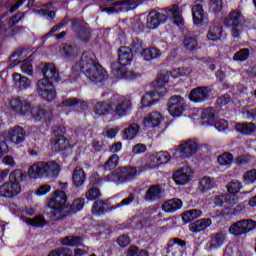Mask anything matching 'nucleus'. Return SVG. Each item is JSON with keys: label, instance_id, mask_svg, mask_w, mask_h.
<instances>
[{"label": "nucleus", "instance_id": "nucleus-44", "mask_svg": "<svg viewBox=\"0 0 256 256\" xmlns=\"http://www.w3.org/2000/svg\"><path fill=\"white\" fill-rule=\"evenodd\" d=\"M249 55H251L249 48H242L234 54L232 59L233 61H239L240 63H243L249 59Z\"/></svg>", "mask_w": 256, "mask_h": 256}, {"label": "nucleus", "instance_id": "nucleus-22", "mask_svg": "<svg viewBox=\"0 0 256 256\" xmlns=\"http://www.w3.org/2000/svg\"><path fill=\"white\" fill-rule=\"evenodd\" d=\"M91 211L94 215H105L110 213V211H115V209H111V206L109 207V201L99 200L94 202Z\"/></svg>", "mask_w": 256, "mask_h": 256}, {"label": "nucleus", "instance_id": "nucleus-29", "mask_svg": "<svg viewBox=\"0 0 256 256\" xmlns=\"http://www.w3.org/2000/svg\"><path fill=\"white\" fill-rule=\"evenodd\" d=\"M86 179H87V176L85 175V170L77 166L74 169L73 176H72L73 185L75 187H83V185H85Z\"/></svg>", "mask_w": 256, "mask_h": 256}, {"label": "nucleus", "instance_id": "nucleus-52", "mask_svg": "<svg viewBox=\"0 0 256 256\" xmlns=\"http://www.w3.org/2000/svg\"><path fill=\"white\" fill-rule=\"evenodd\" d=\"M85 197L88 201H95V199H99V197H101V191L95 187L90 188L85 193Z\"/></svg>", "mask_w": 256, "mask_h": 256}, {"label": "nucleus", "instance_id": "nucleus-15", "mask_svg": "<svg viewBox=\"0 0 256 256\" xmlns=\"http://www.w3.org/2000/svg\"><path fill=\"white\" fill-rule=\"evenodd\" d=\"M211 89L209 87L201 86L193 89L189 94L190 101L193 103H205L209 99Z\"/></svg>", "mask_w": 256, "mask_h": 256}, {"label": "nucleus", "instance_id": "nucleus-12", "mask_svg": "<svg viewBox=\"0 0 256 256\" xmlns=\"http://www.w3.org/2000/svg\"><path fill=\"white\" fill-rule=\"evenodd\" d=\"M21 193V185L14 182H5L0 185V197L15 199Z\"/></svg>", "mask_w": 256, "mask_h": 256}, {"label": "nucleus", "instance_id": "nucleus-30", "mask_svg": "<svg viewBox=\"0 0 256 256\" xmlns=\"http://www.w3.org/2000/svg\"><path fill=\"white\" fill-rule=\"evenodd\" d=\"M225 239L226 236L223 232H217L215 234H212L209 241L210 249H219V247H223Z\"/></svg>", "mask_w": 256, "mask_h": 256}, {"label": "nucleus", "instance_id": "nucleus-50", "mask_svg": "<svg viewBox=\"0 0 256 256\" xmlns=\"http://www.w3.org/2000/svg\"><path fill=\"white\" fill-rule=\"evenodd\" d=\"M209 10L212 13H221L223 11V0H210Z\"/></svg>", "mask_w": 256, "mask_h": 256}, {"label": "nucleus", "instance_id": "nucleus-19", "mask_svg": "<svg viewBox=\"0 0 256 256\" xmlns=\"http://www.w3.org/2000/svg\"><path fill=\"white\" fill-rule=\"evenodd\" d=\"M198 145L194 140H187L179 145L177 149L178 153L185 159L187 157H193L197 153Z\"/></svg>", "mask_w": 256, "mask_h": 256}, {"label": "nucleus", "instance_id": "nucleus-6", "mask_svg": "<svg viewBox=\"0 0 256 256\" xmlns=\"http://www.w3.org/2000/svg\"><path fill=\"white\" fill-rule=\"evenodd\" d=\"M241 21H243V14H241V11L239 10H233L224 19V25L232 28L231 35L234 39H239L243 31Z\"/></svg>", "mask_w": 256, "mask_h": 256}, {"label": "nucleus", "instance_id": "nucleus-40", "mask_svg": "<svg viewBox=\"0 0 256 256\" xmlns=\"http://www.w3.org/2000/svg\"><path fill=\"white\" fill-rule=\"evenodd\" d=\"M137 133H139V126L137 123H132L128 128H126L123 132V138L127 141L131 139H135L137 137Z\"/></svg>", "mask_w": 256, "mask_h": 256}, {"label": "nucleus", "instance_id": "nucleus-53", "mask_svg": "<svg viewBox=\"0 0 256 256\" xmlns=\"http://www.w3.org/2000/svg\"><path fill=\"white\" fill-rule=\"evenodd\" d=\"M184 47L188 51H195L197 49V38L188 36L184 39Z\"/></svg>", "mask_w": 256, "mask_h": 256}, {"label": "nucleus", "instance_id": "nucleus-27", "mask_svg": "<svg viewBox=\"0 0 256 256\" xmlns=\"http://www.w3.org/2000/svg\"><path fill=\"white\" fill-rule=\"evenodd\" d=\"M125 172V168H118L117 170H115V172L110 173L107 177H106V181H108V183H127V177L124 174Z\"/></svg>", "mask_w": 256, "mask_h": 256}, {"label": "nucleus", "instance_id": "nucleus-26", "mask_svg": "<svg viewBox=\"0 0 256 256\" xmlns=\"http://www.w3.org/2000/svg\"><path fill=\"white\" fill-rule=\"evenodd\" d=\"M183 207V200L179 198H172L162 205L163 211L166 213H175V211H179Z\"/></svg>", "mask_w": 256, "mask_h": 256}, {"label": "nucleus", "instance_id": "nucleus-55", "mask_svg": "<svg viewBox=\"0 0 256 256\" xmlns=\"http://www.w3.org/2000/svg\"><path fill=\"white\" fill-rule=\"evenodd\" d=\"M26 223L28 225H32V227H43L45 225V218L43 216H36L34 218L26 219Z\"/></svg>", "mask_w": 256, "mask_h": 256}, {"label": "nucleus", "instance_id": "nucleus-46", "mask_svg": "<svg viewBox=\"0 0 256 256\" xmlns=\"http://www.w3.org/2000/svg\"><path fill=\"white\" fill-rule=\"evenodd\" d=\"M142 107H151V105H155L157 103V98H155V91L150 93H146L141 100Z\"/></svg>", "mask_w": 256, "mask_h": 256}, {"label": "nucleus", "instance_id": "nucleus-62", "mask_svg": "<svg viewBox=\"0 0 256 256\" xmlns=\"http://www.w3.org/2000/svg\"><path fill=\"white\" fill-rule=\"evenodd\" d=\"M201 119L213 121V119H215V110H213L212 108L205 109L201 114Z\"/></svg>", "mask_w": 256, "mask_h": 256}, {"label": "nucleus", "instance_id": "nucleus-25", "mask_svg": "<svg viewBox=\"0 0 256 256\" xmlns=\"http://www.w3.org/2000/svg\"><path fill=\"white\" fill-rule=\"evenodd\" d=\"M12 79L14 81L15 87H17V89L20 91H25L31 87V80L19 73H14L12 75Z\"/></svg>", "mask_w": 256, "mask_h": 256}, {"label": "nucleus", "instance_id": "nucleus-33", "mask_svg": "<svg viewBox=\"0 0 256 256\" xmlns=\"http://www.w3.org/2000/svg\"><path fill=\"white\" fill-rule=\"evenodd\" d=\"M146 201H157L161 199V186L152 185L148 188L145 194Z\"/></svg>", "mask_w": 256, "mask_h": 256}, {"label": "nucleus", "instance_id": "nucleus-1", "mask_svg": "<svg viewBox=\"0 0 256 256\" xmlns=\"http://www.w3.org/2000/svg\"><path fill=\"white\" fill-rule=\"evenodd\" d=\"M169 17H172L175 25L178 27H183V10L177 4L163 8L160 11H150L147 16L146 27L148 29H157L159 25L167 23Z\"/></svg>", "mask_w": 256, "mask_h": 256}, {"label": "nucleus", "instance_id": "nucleus-41", "mask_svg": "<svg viewBox=\"0 0 256 256\" xmlns=\"http://www.w3.org/2000/svg\"><path fill=\"white\" fill-rule=\"evenodd\" d=\"M215 187V180L209 176H205L201 179L199 184V189L202 191V193H205V191H211Z\"/></svg>", "mask_w": 256, "mask_h": 256}, {"label": "nucleus", "instance_id": "nucleus-64", "mask_svg": "<svg viewBox=\"0 0 256 256\" xmlns=\"http://www.w3.org/2000/svg\"><path fill=\"white\" fill-rule=\"evenodd\" d=\"M215 129L217 131H226V129L229 127V124L227 123V120H218L214 124Z\"/></svg>", "mask_w": 256, "mask_h": 256}, {"label": "nucleus", "instance_id": "nucleus-14", "mask_svg": "<svg viewBox=\"0 0 256 256\" xmlns=\"http://www.w3.org/2000/svg\"><path fill=\"white\" fill-rule=\"evenodd\" d=\"M193 177V170L190 167H182L173 173V181L176 185H187L188 181H191Z\"/></svg>", "mask_w": 256, "mask_h": 256}, {"label": "nucleus", "instance_id": "nucleus-31", "mask_svg": "<svg viewBox=\"0 0 256 256\" xmlns=\"http://www.w3.org/2000/svg\"><path fill=\"white\" fill-rule=\"evenodd\" d=\"M223 35V26L220 23H214L210 26L207 37L210 41H219Z\"/></svg>", "mask_w": 256, "mask_h": 256}, {"label": "nucleus", "instance_id": "nucleus-45", "mask_svg": "<svg viewBox=\"0 0 256 256\" xmlns=\"http://www.w3.org/2000/svg\"><path fill=\"white\" fill-rule=\"evenodd\" d=\"M117 165H119V156H117V154H113L105 162L103 168L105 171H113V169H115Z\"/></svg>", "mask_w": 256, "mask_h": 256}, {"label": "nucleus", "instance_id": "nucleus-57", "mask_svg": "<svg viewBox=\"0 0 256 256\" xmlns=\"http://www.w3.org/2000/svg\"><path fill=\"white\" fill-rule=\"evenodd\" d=\"M135 201V194L131 193L129 196L125 199H123L120 203L111 206V209H119V207H128L131 203Z\"/></svg>", "mask_w": 256, "mask_h": 256}, {"label": "nucleus", "instance_id": "nucleus-10", "mask_svg": "<svg viewBox=\"0 0 256 256\" xmlns=\"http://www.w3.org/2000/svg\"><path fill=\"white\" fill-rule=\"evenodd\" d=\"M99 63L95 53L92 51L84 52L80 58L79 64H76V67H79L80 71L88 73L91 69H95V66Z\"/></svg>", "mask_w": 256, "mask_h": 256}, {"label": "nucleus", "instance_id": "nucleus-24", "mask_svg": "<svg viewBox=\"0 0 256 256\" xmlns=\"http://www.w3.org/2000/svg\"><path fill=\"white\" fill-rule=\"evenodd\" d=\"M9 135L10 141L16 145H19V143H23L25 141V135H27V133L22 127L16 126L9 130Z\"/></svg>", "mask_w": 256, "mask_h": 256}, {"label": "nucleus", "instance_id": "nucleus-38", "mask_svg": "<svg viewBox=\"0 0 256 256\" xmlns=\"http://www.w3.org/2000/svg\"><path fill=\"white\" fill-rule=\"evenodd\" d=\"M60 243L68 247H78L83 243V239L79 236H66L60 240Z\"/></svg>", "mask_w": 256, "mask_h": 256}, {"label": "nucleus", "instance_id": "nucleus-39", "mask_svg": "<svg viewBox=\"0 0 256 256\" xmlns=\"http://www.w3.org/2000/svg\"><path fill=\"white\" fill-rule=\"evenodd\" d=\"M145 61H153L154 59H159L161 57V50L159 48H146L142 53Z\"/></svg>", "mask_w": 256, "mask_h": 256}, {"label": "nucleus", "instance_id": "nucleus-3", "mask_svg": "<svg viewBox=\"0 0 256 256\" xmlns=\"http://www.w3.org/2000/svg\"><path fill=\"white\" fill-rule=\"evenodd\" d=\"M67 203V194L61 190H57L48 203V207L52 209L50 219L59 221L65 219L69 215V206Z\"/></svg>", "mask_w": 256, "mask_h": 256}, {"label": "nucleus", "instance_id": "nucleus-5", "mask_svg": "<svg viewBox=\"0 0 256 256\" xmlns=\"http://www.w3.org/2000/svg\"><path fill=\"white\" fill-rule=\"evenodd\" d=\"M71 23V31L73 32L74 37L82 43H89V41H91V30H89V25L78 18H72Z\"/></svg>", "mask_w": 256, "mask_h": 256}, {"label": "nucleus", "instance_id": "nucleus-35", "mask_svg": "<svg viewBox=\"0 0 256 256\" xmlns=\"http://www.w3.org/2000/svg\"><path fill=\"white\" fill-rule=\"evenodd\" d=\"M170 159H171V155H169V153L163 152V151L157 152L150 156V161H152V163H158V165L169 163Z\"/></svg>", "mask_w": 256, "mask_h": 256}, {"label": "nucleus", "instance_id": "nucleus-60", "mask_svg": "<svg viewBox=\"0 0 256 256\" xmlns=\"http://www.w3.org/2000/svg\"><path fill=\"white\" fill-rule=\"evenodd\" d=\"M132 49L134 51V53H142L143 51H145V49L143 48V41H141L139 38H135L132 41Z\"/></svg>", "mask_w": 256, "mask_h": 256}, {"label": "nucleus", "instance_id": "nucleus-42", "mask_svg": "<svg viewBox=\"0 0 256 256\" xmlns=\"http://www.w3.org/2000/svg\"><path fill=\"white\" fill-rule=\"evenodd\" d=\"M203 215V212L198 209L188 210L183 213L182 219L185 223H189V221H195V219H199Z\"/></svg>", "mask_w": 256, "mask_h": 256}, {"label": "nucleus", "instance_id": "nucleus-54", "mask_svg": "<svg viewBox=\"0 0 256 256\" xmlns=\"http://www.w3.org/2000/svg\"><path fill=\"white\" fill-rule=\"evenodd\" d=\"M61 53L64 57H73L77 55V49L70 44H64L61 48Z\"/></svg>", "mask_w": 256, "mask_h": 256}, {"label": "nucleus", "instance_id": "nucleus-7", "mask_svg": "<svg viewBox=\"0 0 256 256\" xmlns=\"http://www.w3.org/2000/svg\"><path fill=\"white\" fill-rule=\"evenodd\" d=\"M253 229H256V222L252 219H243L234 222L228 229L230 235L234 237H243L247 233H251Z\"/></svg>", "mask_w": 256, "mask_h": 256}, {"label": "nucleus", "instance_id": "nucleus-36", "mask_svg": "<svg viewBox=\"0 0 256 256\" xmlns=\"http://www.w3.org/2000/svg\"><path fill=\"white\" fill-rule=\"evenodd\" d=\"M192 15L195 25H199V23H202L203 19L205 18L203 6L201 4L194 5L192 7Z\"/></svg>", "mask_w": 256, "mask_h": 256}, {"label": "nucleus", "instance_id": "nucleus-56", "mask_svg": "<svg viewBox=\"0 0 256 256\" xmlns=\"http://www.w3.org/2000/svg\"><path fill=\"white\" fill-rule=\"evenodd\" d=\"M219 165H231L233 163V154L231 153H223L217 159Z\"/></svg>", "mask_w": 256, "mask_h": 256}, {"label": "nucleus", "instance_id": "nucleus-37", "mask_svg": "<svg viewBox=\"0 0 256 256\" xmlns=\"http://www.w3.org/2000/svg\"><path fill=\"white\" fill-rule=\"evenodd\" d=\"M111 111V104L108 102H97L93 107L95 115H109Z\"/></svg>", "mask_w": 256, "mask_h": 256}, {"label": "nucleus", "instance_id": "nucleus-8", "mask_svg": "<svg viewBox=\"0 0 256 256\" xmlns=\"http://www.w3.org/2000/svg\"><path fill=\"white\" fill-rule=\"evenodd\" d=\"M36 91L45 101L51 102L57 99V91H55L53 82H50L45 78L38 80L36 83Z\"/></svg>", "mask_w": 256, "mask_h": 256}, {"label": "nucleus", "instance_id": "nucleus-61", "mask_svg": "<svg viewBox=\"0 0 256 256\" xmlns=\"http://www.w3.org/2000/svg\"><path fill=\"white\" fill-rule=\"evenodd\" d=\"M124 174L126 175V181H131L137 176V168L124 167Z\"/></svg>", "mask_w": 256, "mask_h": 256}, {"label": "nucleus", "instance_id": "nucleus-48", "mask_svg": "<svg viewBox=\"0 0 256 256\" xmlns=\"http://www.w3.org/2000/svg\"><path fill=\"white\" fill-rule=\"evenodd\" d=\"M85 205V199L80 198L73 201L71 206L69 207L68 215H71V213H77L78 211H81Z\"/></svg>", "mask_w": 256, "mask_h": 256}, {"label": "nucleus", "instance_id": "nucleus-43", "mask_svg": "<svg viewBox=\"0 0 256 256\" xmlns=\"http://www.w3.org/2000/svg\"><path fill=\"white\" fill-rule=\"evenodd\" d=\"M193 73V68L191 66H184L171 71V77L177 79V77H185Z\"/></svg>", "mask_w": 256, "mask_h": 256}, {"label": "nucleus", "instance_id": "nucleus-2", "mask_svg": "<svg viewBox=\"0 0 256 256\" xmlns=\"http://www.w3.org/2000/svg\"><path fill=\"white\" fill-rule=\"evenodd\" d=\"M10 109L15 113H18V115L32 117L35 121H45V119H50L49 112L39 106L33 105L25 98L18 97L10 100Z\"/></svg>", "mask_w": 256, "mask_h": 256}, {"label": "nucleus", "instance_id": "nucleus-58", "mask_svg": "<svg viewBox=\"0 0 256 256\" xmlns=\"http://www.w3.org/2000/svg\"><path fill=\"white\" fill-rule=\"evenodd\" d=\"M21 71L26 75H33V64L31 63V58H27L22 62Z\"/></svg>", "mask_w": 256, "mask_h": 256}, {"label": "nucleus", "instance_id": "nucleus-59", "mask_svg": "<svg viewBox=\"0 0 256 256\" xmlns=\"http://www.w3.org/2000/svg\"><path fill=\"white\" fill-rule=\"evenodd\" d=\"M241 187H243L241 186V182H239L238 180H232L227 185L228 193H239V191H241Z\"/></svg>", "mask_w": 256, "mask_h": 256}, {"label": "nucleus", "instance_id": "nucleus-28", "mask_svg": "<svg viewBox=\"0 0 256 256\" xmlns=\"http://www.w3.org/2000/svg\"><path fill=\"white\" fill-rule=\"evenodd\" d=\"M162 120H163V116H161V113L151 112L144 118L143 125L144 127H152V128L157 127Z\"/></svg>", "mask_w": 256, "mask_h": 256}, {"label": "nucleus", "instance_id": "nucleus-9", "mask_svg": "<svg viewBox=\"0 0 256 256\" xmlns=\"http://www.w3.org/2000/svg\"><path fill=\"white\" fill-rule=\"evenodd\" d=\"M185 107H187V103L182 96L174 95L168 100V113H170L172 117H181L183 111H185Z\"/></svg>", "mask_w": 256, "mask_h": 256}, {"label": "nucleus", "instance_id": "nucleus-49", "mask_svg": "<svg viewBox=\"0 0 256 256\" xmlns=\"http://www.w3.org/2000/svg\"><path fill=\"white\" fill-rule=\"evenodd\" d=\"M175 245H178V247H186L187 241L181 240L179 238H173V239L169 240V242L167 244V249H168L167 252L171 253V251H173L175 249Z\"/></svg>", "mask_w": 256, "mask_h": 256}, {"label": "nucleus", "instance_id": "nucleus-32", "mask_svg": "<svg viewBox=\"0 0 256 256\" xmlns=\"http://www.w3.org/2000/svg\"><path fill=\"white\" fill-rule=\"evenodd\" d=\"M59 107H68L70 109H74V107H81L85 111L87 109V102H83L77 98H68L62 101L61 104H59Z\"/></svg>", "mask_w": 256, "mask_h": 256}, {"label": "nucleus", "instance_id": "nucleus-51", "mask_svg": "<svg viewBox=\"0 0 256 256\" xmlns=\"http://www.w3.org/2000/svg\"><path fill=\"white\" fill-rule=\"evenodd\" d=\"M48 256H73V251L69 248L60 247L56 250H52Z\"/></svg>", "mask_w": 256, "mask_h": 256}, {"label": "nucleus", "instance_id": "nucleus-63", "mask_svg": "<svg viewBox=\"0 0 256 256\" xmlns=\"http://www.w3.org/2000/svg\"><path fill=\"white\" fill-rule=\"evenodd\" d=\"M244 181H246V183H255L256 181V169H252L247 171L244 174Z\"/></svg>", "mask_w": 256, "mask_h": 256}, {"label": "nucleus", "instance_id": "nucleus-13", "mask_svg": "<svg viewBox=\"0 0 256 256\" xmlns=\"http://www.w3.org/2000/svg\"><path fill=\"white\" fill-rule=\"evenodd\" d=\"M127 64L114 62L112 64V73L116 79H126L127 81H133L137 78V74L133 71H127L125 67Z\"/></svg>", "mask_w": 256, "mask_h": 256}, {"label": "nucleus", "instance_id": "nucleus-17", "mask_svg": "<svg viewBox=\"0 0 256 256\" xmlns=\"http://www.w3.org/2000/svg\"><path fill=\"white\" fill-rule=\"evenodd\" d=\"M51 147L53 151H57L59 153H65L68 149H71V145L69 144V140L65 138L64 135L56 134L51 140Z\"/></svg>", "mask_w": 256, "mask_h": 256}, {"label": "nucleus", "instance_id": "nucleus-11", "mask_svg": "<svg viewBox=\"0 0 256 256\" xmlns=\"http://www.w3.org/2000/svg\"><path fill=\"white\" fill-rule=\"evenodd\" d=\"M143 1L141 0H121L114 3L112 8H104L103 11H114V13H127L133 9H137Z\"/></svg>", "mask_w": 256, "mask_h": 256}, {"label": "nucleus", "instance_id": "nucleus-16", "mask_svg": "<svg viewBox=\"0 0 256 256\" xmlns=\"http://www.w3.org/2000/svg\"><path fill=\"white\" fill-rule=\"evenodd\" d=\"M85 75L92 83H99L108 77L107 71L103 69V66H101L99 62L94 66V68L86 72Z\"/></svg>", "mask_w": 256, "mask_h": 256}, {"label": "nucleus", "instance_id": "nucleus-21", "mask_svg": "<svg viewBox=\"0 0 256 256\" xmlns=\"http://www.w3.org/2000/svg\"><path fill=\"white\" fill-rule=\"evenodd\" d=\"M133 61V51L127 46H123L118 50V63L122 65H131Z\"/></svg>", "mask_w": 256, "mask_h": 256}, {"label": "nucleus", "instance_id": "nucleus-4", "mask_svg": "<svg viewBox=\"0 0 256 256\" xmlns=\"http://www.w3.org/2000/svg\"><path fill=\"white\" fill-rule=\"evenodd\" d=\"M61 168L59 163L55 161L50 162H36L28 169V176L30 179H41V177H55L59 175Z\"/></svg>", "mask_w": 256, "mask_h": 256}, {"label": "nucleus", "instance_id": "nucleus-20", "mask_svg": "<svg viewBox=\"0 0 256 256\" xmlns=\"http://www.w3.org/2000/svg\"><path fill=\"white\" fill-rule=\"evenodd\" d=\"M113 111L117 117H125L127 112L131 111V100L120 98L115 104Z\"/></svg>", "mask_w": 256, "mask_h": 256}, {"label": "nucleus", "instance_id": "nucleus-34", "mask_svg": "<svg viewBox=\"0 0 256 256\" xmlns=\"http://www.w3.org/2000/svg\"><path fill=\"white\" fill-rule=\"evenodd\" d=\"M236 131L238 133H241L242 135H251V133H255L256 126L254 123L251 122H243V123H237L235 125Z\"/></svg>", "mask_w": 256, "mask_h": 256}, {"label": "nucleus", "instance_id": "nucleus-47", "mask_svg": "<svg viewBox=\"0 0 256 256\" xmlns=\"http://www.w3.org/2000/svg\"><path fill=\"white\" fill-rule=\"evenodd\" d=\"M10 182L12 183H23L25 181V174L21 170H14L9 176Z\"/></svg>", "mask_w": 256, "mask_h": 256}, {"label": "nucleus", "instance_id": "nucleus-23", "mask_svg": "<svg viewBox=\"0 0 256 256\" xmlns=\"http://www.w3.org/2000/svg\"><path fill=\"white\" fill-rule=\"evenodd\" d=\"M212 224L213 221L211 218H203L190 224L189 229L192 233H201V231H205V229L211 227Z\"/></svg>", "mask_w": 256, "mask_h": 256}, {"label": "nucleus", "instance_id": "nucleus-18", "mask_svg": "<svg viewBox=\"0 0 256 256\" xmlns=\"http://www.w3.org/2000/svg\"><path fill=\"white\" fill-rule=\"evenodd\" d=\"M42 73L44 76L43 79H47V81H50V83H59L61 80L59 70H57V67H55L54 64L46 63L42 68Z\"/></svg>", "mask_w": 256, "mask_h": 256}]
</instances>
